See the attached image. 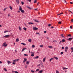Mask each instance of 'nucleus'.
Instances as JSON below:
<instances>
[{
    "instance_id": "obj_24",
    "label": "nucleus",
    "mask_w": 73,
    "mask_h": 73,
    "mask_svg": "<svg viewBox=\"0 0 73 73\" xmlns=\"http://www.w3.org/2000/svg\"><path fill=\"white\" fill-rule=\"evenodd\" d=\"M40 64H41V67H42L43 66V65H44L43 64V63H40Z\"/></svg>"
},
{
    "instance_id": "obj_23",
    "label": "nucleus",
    "mask_w": 73,
    "mask_h": 73,
    "mask_svg": "<svg viewBox=\"0 0 73 73\" xmlns=\"http://www.w3.org/2000/svg\"><path fill=\"white\" fill-rule=\"evenodd\" d=\"M38 56H37L35 57L34 58H38Z\"/></svg>"
},
{
    "instance_id": "obj_18",
    "label": "nucleus",
    "mask_w": 73,
    "mask_h": 73,
    "mask_svg": "<svg viewBox=\"0 0 73 73\" xmlns=\"http://www.w3.org/2000/svg\"><path fill=\"white\" fill-rule=\"evenodd\" d=\"M54 58H55V59H56V60H58V58L56 57V56H54Z\"/></svg>"
},
{
    "instance_id": "obj_57",
    "label": "nucleus",
    "mask_w": 73,
    "mask_h": 73,
    "mask_svg": "<svg viewBox=\"0 0 73 73\" xmlns=\"http://www.w3.org/2000/svg\"><path fill=\"white\" fill-rule=\"evenodd\" d=\"M71 21L72 22H73V19H71Z\"/></svg>"
},
{
    "instance_id": "obj_64",
    "label": "nucleus",
    "mask_w": 73,
    "mask_h": 73,
    "mask_svg": "<svg viewBox=\"0 0 73 73\" xmlns=\"http://www.w3.org/2000/svg\"><path fill=\"white\" fill-rule=\"evenodd\" d=\"M39 62H41V60H39Z\"/></svg>"
},
{
    "instance_id": "obj_48",
    "label": "nucleus",
    "mask_w": 73,
    "mask_h": 73,
    "mask_svg": "<svg viewBox=\"0 0 73 73\" xmlns=\"http://www.w3.org/2000/svg\"><path fill=\"white\" fill-rule=\"evenodd\" d=\"M44 33H46V31H44Z\"/></svg>"
},
{
    "instance_id": "obj_33",
    "label": "nucleus",
    "mask_w": 73,
    "mask_h": 73,
    "mask_svg": "<svg viewBox=\"0 0 73 73\" xmlns=\"http://www.w3.org/2000/svg\"><path fill=\"white\" fill-rule=\"evenodd\" d=\"M27 8H29V9H32L30 7H29L28 6L27 7Z\"/></svg>"
},
{
    "instance_id": "obj_6",
    "label": "nucleus",
    "mask_w": 73,
    "mask_h": 73,
    "mask_svg": "<svg viewBox=\"0 0 73 73\" xmlns=\"http://www.w3.org/2000/svg\"><path fill=\"white\" fill-rule=\"evenodd\" d=\"M23 58L24 59V60L23 61V63H24V62H25V61H27V58Z\"/></svg>"
},
{
    "instance_id": "obj_49",
    "label": "nucleus",
    "mask_w": 73,
    "mask_h": 73,
    "mask_svg": "<svg viewBox=\"0 0 73 73\" xmlns=\"http://www.w3.org/2000/svg\"><path fill=\"white\" fill-rule=\"evenodd\" d=\"M15 73H19V72H18L17 71H16L15 72Z\"/></svg>"
},
{
    "instance_id": "obj_7",
    "label": "nucleus",
    "mask_w": 73,
    "mask_h": 73,
    "mask_svg": "<svg viewBox=\"0 0 73 73\" xmlns=\"http://www.w3.org/2000/svg\"><path fill=\"white\" fill-rule=\"evenodd\" d=\"M21 12H22V13H25L24 10H21Z\"/></svg>"
},
{
    "instance_id": "obj_25",
    "label": "nucleus",
    "mask_w": 73,
    "mask_h": 73,
    "mask_svg": "<svg viewBox=\"0 0 73 73\" xmlns=\"http://www.w3.org/2000/svg\"><path fill=\"white\" fill-rule=\"evenodd\" d=\"M28 41L29 42H31V41H32V40H31V39H29L28 40Z\"/></svg>"
},
{
    "instance_id": "obj_47",
    "label": "nucleus",
    "mask_w": 73,
    "mask_h": 73,
    "mask_svg": "<svg viewBox=\"0 0 73 73\" xmlns=\"http://www.w3.org/2000/svg\"><path fill=\"white\" fill-rule=\"evenodd\" d=\"M43 47V45H40V47Z\"/></svg>"
},
{
    "instance_id": "obj_34",
    "label": "nucleus",
    "mask_w": 73,
    "mask_h": 73,
    "mask_svg": "<svg viewBox=\"0 0 73 73\" xmlns=\"http://www.w3.org/2000/svg\"><path fill=\"white\" fill-rule=\"evenodd\" d=\"M56 73H59V72H58V70H56Z\"/></svg>"
},
{
    "instance_id": "obj_14",
    "label": "nucleus",
    "mask_w": 73,
    "mask_h": 73,
    "mask_svg": "<svg viewBox=\"0 0 73 73\" xmlns=\"http://www.w3.org/2000/svg\"><path fill=\"white\" fill-rule=\"evenodd\" d=\"M60 36L62 37H64V34H61L60 35Z\"/></svg>"
},
{
    "instance_id": "obj_59",
    "label": "nucleus",
    "mask_w": 73,
    "mask_h": 73,
    "mask_svg": "<svg viewBox=\"0 0 73 73\" xmlns=\"http://www.w3.org/2000/svg\"><path fill=\"white\" fill-rule=\"evenodd\" d=\"M71 50H73V47H72L71 48Z\"/></svg>"
},
{
    "instance_id": "obj_36",
    "label": "nucleus",
    "mask_w": 73,
    "mask_h": 73,
    "mask_svg": "<svg viewBox=\"0 0 73 73\" xmlns=\"http://www.w3.org/2000/svg\"><path fill=\"white\" fill-rule=\"evenodd\" d=\"M24 48H23V49H22V50L21 51V52H23V51H24Z\"/></svg>"
},
{
    "instance_id": "obj_44",
    "label": "nucleus",
    "mask_w": 73,
    "mask_h": 73,
    "mask_svg": "<svg viewBox=\"0 0 73 73\" xmlns=\"http://www.w3.org/2000/svg\"><path fill=\"white\" fill-rule=\"evenodd\" d=\"M31 56H32V57H33L34 56V54H32L31 55Z\"/></svg>"
},
{
    "instance_id": "obj_43",
    "label": "nucleus",
    "mask_w": 73,
    "mask_h": 73,
    "mask_svg": "<svg viewBox=\"0 0 73 73\" xmlns=\"http://www.w3.org/2000/svg\"><path fill=\"white\" fill-rule=\"evenodd\" d=\"M24 56H28V54H24Z\"/></svg>"
},
{
    "instance_id": "obj_52",
    "label": "nucleus",
    "mask_w": 73,
    "mask_h": 73,
    "mask_svg": "<svg viewBox=\"0 0 73 73\" xmlns=\"http://www.w3.org/2000/svg\"><path fill=\"white\" fill-rule=\"evenodd\" d=\"M6 9H7V8H5V9H4L3 11H5V10Z\"/></svg>"
},
{
    "instance_id": "obj_38",
    "label": "nucleus",
    "mask_w": 73,
    "mask_h": 73,
    "mask_svg": "<svg viewBox=\"0 0 73 73\" xmlns=\"http://www.w3.org/2000/svg\"><path fill=\"white\" fill-rule=\"evenodd\" d=\"M38 71H39V69H37V70H36V72H38Z\"/></svg>"
},
{
    "instance_id": "obj_8",
    "label": "nucleus",
    "mask_w": 73,
    "mask_h": 73,
    "mask_svg": "<svg viewBox=\"0 0 73 73\" xmlns=\"http://www.w3.org/2000/svg\"><path fill=\"white\" fill-rule=\"evenodd\" d=\"M19 10L20 11H21L22 10V8H21V6H19Z\"/></svg>"
},
{
    "instance_id": "obj_2",
    "label": "nucleus",
    "mask_w": 73,
    "mask_h": 73,
    "mask_svg": "<svg viewBox=\"0 0 73 73\" xmlns=\"http://www.w3.org/2000/svg\"><path fill=\"white\" fill-rule=\"evenodd\" d=\"M69 49V48L67 46L65 47V52H67V49Z\"/></svg>"
},
{
    "instance_id": "obj_58",
    "label": "nucleus",
    "mask_w": 73,
    "mask_h": 73,
    "mask_svg": "<svg viewBox=\"0 0 73 73\" xmlns=\"http://www.w3.org/2000/svg\"><path fill=\"white\" fill-rule=\"evenodd\" d=\"M13 64V65L15 64V63H14V62L12 63Z\"/></svg>"
},
{
    "instance_id": "obj_37",
    "label": "nucleus",
    "mask_w": 73,
    "mask_h": 73,
    "mask_svg": "<svg viewBox=\"0 0 73 73\" xmlns=\"http://www.w3.org/2000/svg\"><path fill=\"white\" fill-rule=\"evenodd\" d=\"M42 72V70H41L40 71H39V73H41Z\"/></svg>"
},
{
    "instance_id": "obj_45",
    "label": "nucleus",
    "mask_w": 73,
    "mask_h": 73,
    "mask_svg": "<svg viewBox=\"0 0 73 73\" xmlns=\"http://www.w3.org/2000/svg\"><path fill=\"white\" fill-rule=\"evenodd\" d=\"M63 52H61L60 53V54L62 55V54H63Z\"/></svg>"
},
{
    "instance_id": "obj_5",
    "label": "nucleus",
    "mask_w": 73,
    "mask_h": 73,
    "mask_svg": "<svg viewBox=\"0 0 73 73\" xmlns=\"http://www.w3.org/2000/svg\"><path fill=\"white\" fill-rule=\"evenodd\" d=\"M33 29L35 31V30H38V28H37L35 27H33Z\"/></svg>"
},
{
    "instance_id": "obj_35",
    "label": "nucleus",
    "mask_w": 73,
    "mask_h": 73,
    "mask_svg": "<svg viewBox=\"0 0 73 73\" xmlns=\"http://www.w3.org/2000/svg\"><path fill=\"white\" fill-rule=\"evenodd\" d=\"M4 70H5V71H7V70L6 68H4Z\"/></svg>"
},
{
    "instance_id": "obj_21",
    "label": "nucleus",
    "mask_w": 73,
    "mask_h": 73,
    "mask_svg": "<svg viewBox=\"0 0 73 73\" xmlns=\"http://www.w3.org/2000/svg\"><path fill=\"white\" fill-rule=\"evenodd\" d=\"M19 38H18L16 39V42H19Z\"/></svg>"
},
{
    "instance_id": "obj_42",
    "label": "nucleus",
    "mask_w": 73,
    "mask_h": 73,
    "mask_svg": "<svg viewBox=\"0 0 73 73\" xmlns=\"http://www.w3.org/2000/svg\"><path fill=\"white\" fill-rule=\"evenodd\" d=\"M21 3L22 5H24V2H21Z\"/></svg>"
},
{
    "instance_id": "obj_61",
    "label": "nucleus",
    "mask_w": 73,
    "mask_h": 73,
    "mask_svg": "<svg viewBox=\"0 0 73 73\" xmlns=\"http://www.w3.org/2000/svg\"><path fill=\"white\" fill-rule=\"evenodd\" d=\"M70 28L72 29V26H70Z\"/></svg>"
},
{
    "instance_id": "obj_62",
    "label": "nucleus",
    "mask_w": 73,
    "mask_h": 73,
    "mask_svg": "<svg viewBox=\"0 0 73 73\" xmlns=\"http://www.w3.org/2000/svg\"><path fill=\"white\" fill-rule=\"evenodd\" d=\"M17 12H19V13H20V11H17Z\"/></svg>"
},
{
    "instance_id": "obj_63",
    "label": "nucleus",
    "mask_w": 73,
    "mask_h": 73,
    "mask_svg": "<svg viewBox=\"0 0 73 73\" xmlns=\"http://www.w3.org/2000/svg\"><path fill=\"white\" fill-rule=\"evenodd\" d=\"M37 66H40V64H38V65H37Z\"/></svg>"
},
{
    "instance_id": "obj_17",
    "label": "nucleus",
    "mask_w": 73,
    "mask_h": 73,
    "mask_svg": "<svg viewBox=\"0 0 73 73\" xmlns=\"http://www.w3.org/2000/svg\"><path fill=\"white\" fill-rule=\"evenodd\" d=\"M17 3V4H19V0H16Z\"/></svg>"
},
{
    "instance_id": "obj_51",
    "label": "nucleus",
    "mask_w": 73,
    "mask_h": 73,
    "mask_svg": "<svg viewBox=\"0 0 73 73\" xmlns=\"http://www.w3.org/2000/svg\"><path fill=\"white\" fill-rule=\"evenodd\" d=\"M62 14H63V13H60V15H62Z\"/></svg>"
},
{
    "instance_id": "obj_39",
    "label": "nucleus",
    "mask_w": 73,
    "mask_h": 73,
    "mask_svg": "<svg viewBox=\"0 0 73 73\" xmlns=\"http://www.w3.org/2000/svg\"><path fill=\"white\" fill-rule=\"evenodd\" d=\"M31 72H32V73H34V72H35V71H34L33 70H31Z\"/></svg>"
},
{
    "instance_id": "obj_26",
    "label": "nucleus",
    "mask_w": 73,
    "mask_h": 73,
    "mask_svg": "<svg viewBox=\"0 0 73 73\" xmlns=\"http://www.w3.org/2000/svg\"><path fill=\"white\" fill-rule=\"evenodd\" d=\"M9 8L11 9V10H12V7L11 6H10L9 7Z\"/></svg>"
},
{
    "instance_id": "obj_53",
    "label": "nucleus",
    "mask_w": 73,
    "mask_h": 73,
    "mask_svg": "<svg viewBox=\"0 0 73 73\" xmlns=\"http://www.w3.org/2000/svg\"><path fill=\"white\" fill-rule=\"evenodd\" d=\"M28 1H29V2H31V0H27Z\"/></svg>"
},
{
    "instance_id": "obj_29",
    "label": "nucleus",
    "mask_w": 73,
    "mask_h": 73,
    "mask_svg": "<svg viewBox=\"0 0 73 73\" xmlns=\"http://www.w3.org/2000/svg\"><path fill=\"white\" fill-rule=\"evenodd\" d=\"M13 62H16V60H13Z\"/></svg>"
},
{
    "instance_id": "obj_32",
    "label": "nucleus",
    "mask_w": 73,
    "mask_h": 73,
    "mask_svg": "<svg viewBox=\"0 0 73 73\" xmlns=\"http://www.w3.org/2000/svg\"><path fill=\"white\" fill-rule=\"evenodd\" d=\"M58 23L59 24H61V21H59L58 22Z\"/></svg>"
},
{
    "instance_id": "obj_40",
    "label": "nucleus",
    "mask_w": 73,
    "mask_h": 73,
    "mask_svg": "<svg viewBox=\"0 0 73 73\" xmlns=\"http://www.w3.org/2000/svg\"><path fill=\"white\" fill-rule=\"evenodd\" d=\"M26 64H29V62H26Z\"/></svg>"
},
{
    "instance_id": "obj_55",
    "label": "nucleus",
    "mask_w": 73,
    "mask_h": 73,
    "mask_svg": "<svg viewBox=\"0 0 73 73\" xmlns=\"http://www.w3.org/2000/svg\"><path fill=\"white\" fill-rule=\"evenodd\" d=\"M28 49L29 50V53H30V52H31V51H30V49L29 48H28Z\"/></svg>"
},
{
    "instance_id": "obj_20",
    "label": "nucleus",
    "mask_w": 73,
    "mask_h": 73,
    "mask_svg": "<svg viewBox=\"0 0 73 73\" xmlns=\"http://www.w3.org/2000/svg\"><path fill=\"white\" fill-rule=\"evenodd\" d=\"M23 29H24V30H25V31H27V28H25V27H24L23 28Z\"/></svg>"
},
{
    "instance_id": "obj_15",
    "label": "nucleus",
    "mask_w": 73,
    "mask_h": 73,
    "mask_svg": "<svg viewBox=\"0 0 73 73\" xmlns=\"http://www.w3.org/2000/svg\"><path fill=\"white\" fill-rule=\"evenodd\" d=\"M63 70H65V69H68V68L65 67H63Z\"/></svg>"
},
{
    "instance_id": "obj_3",
    "label": "nucleus",
    "mask_w": 73,
    "mask_h": 73,
    "mask_svg": "<svg viewBox=\"0 0 73 73\" xmlns=\"http://www.w3.org/2000/svg\"><path fill=\"white\" fill-rule=\"evenodd\" d=\"M6 44V42H4L3 43V46H7V44Z\"/></svg>"
},
{
    "instance_id": "obj_1",
    "label": "nucleus",
    "mask_w": 73,
    "mask_h": 73,
    "mask_svg": "<svg viewBox=\"0 0 73 73\" xmlns=\"http://www.w3.org/2000/svg\"><path fill=\"white\" fill-rule=\"evenodd\" d=\"M10 37V35H6L5 36H3V38H4V37H5V38H8V37Z\"/></svg>"
},
{
    "instance_id": "obj_10",
    "label": "nucleus",
    "mask_w": 73,
    "mask_h": 73,
    "mask_svg": "<svg viewBox=\"0 0 73 73\" xmlns=\"http://www.w3.org/2000/svg\"><path fill=\"white\" fill-rule=\"evenodd\" d=\"M48 47L50 48H51V49H52V48H53V47L52 46H48Z\"/></svg>"
},
{
    "instance_id": "obj_19",
    "label": "nucleus",
    "mask_w": 73,
    "mask_h": 73,
    "mask_svg": "<svg viewBox=\"0 0 73 73\" xmlns=\"http://www.w3.org/2000/svg\"><path fill=\"white\" fill-rule=\"evenodd\" d=\"M19 28L20 31H21V27H20L19 26Z\"/></svg>"
},
{
    "instance_id": "obj_54",
    "label": "nucleus",
    "mask_w": 73,
    "mask_h": 73,
    "mask_svg": "<svg viewBox=\"0 0 73 73\" xmlns=\"http://www.w3.org/2000/svg\"><path fill=\"white\" fill-rule=\"evenodd\" d=\"M62 49H64V47H62Z\"/></svg>"
},
{
    "instance_id": "obj_11",
    "label": "nucleus",
    "mask_w": 73,
    "mask_h": 73,
    "mask_svg": "<svg viewBox=\"0 0 73 73\" xmlns=\"http://www.w3.org/2000/svg\"><path fill=\"white\" fill-rule=\"evenodd\" d=\"M7 63H8V65H9V64H11V62L9 61H8Z\"/></svg>"
},
{
    "instance_id": "obj_56",
    "label": "nucleus",
    "mask_w": 73,
    "mask_h": 73,
    "mask_svg": "<svg viewBox=\"0 0 73 73\" xmlns=\"http://www.w3.org/2000/svg\"><path fill=\"white\" fill-rule=\"evenodd\" d=\"M31 54H34V53L31 52Z\"/></svg>"
},
{
    "instance_id": "obj_41",
    "label": "nucleus",
    "mask_w": 73,
    "mask_h": 73,
    "mask_svg": "<svg viewBox=\"0 0 73 73\" xmlns=\"http://www.w3.org/2000/svg\"><path fill=\"white\" fill-rule=\"evenodd\" d=\"M8 32V31H5L4 32V33H6V32Z\"/></svg>"
},
{
    "instance_id": "obj_4",
    "label": "nucleus",
    "mask_w": 73,
    "mask_h": 73,
    "mask_svg": "<svg viewBox=\"0 0 73 73\" xmlns=\"http://www.w3.org/2000/svg\"><path fill=\"white\" fill-rule=\"evenodd\" d=\"M72 39H73V38H69L68 39H67L69 41H71Z\"/></svg>"
},
{
    "instance_id": "obj_30",
    "label": "nucleus",
    "mask_w": 73,
    "mask_h": 73,
    "mask_svg": "<svg viewBox=\"0 0 73 73\" xmlns=\"http://www.w3.org/2000/svg\"><path fill=\"white\" fill-rule=\"evenodd\" d=\"M53 60V58H50V60H49V61L50 62L51 61V60Z\"/></svg>"
},
{
    "instance_id": "obj_9",
    "label": "nucleus",
    "mask_w": 73,
    "mask_h": 73,
    "mask_svg": "<svg viewBox=\"0 0 73 73\" xmlns=\"http://www.w3.org/2000/svg\"><path fill=\"white\" fill-rule=\"evenodd\" d=\"M67 36L71 37H72V36L71 34H69L67 35Z\"/></svg>"
},
{
    "instance_id": "obj_16",
    "label": "nucleus",
    "mask_w": 73,
    "mask_h": 73,
    "mask_svg": "<svg viewBox=\"0 0 73 73\" xmlns=\"http://www.w3.org/2000/svg\"><path fill=\"white\" fill-rule=\"evenodd\" d=\"M46 59V58H44L43 59V62H45V60Z\"/></svg>"
},
{
    "instance_id": "obj_28",
    "label": "nucleus",
    "mask_w": 73,
    "mask_h": 73,
    "mask_svg": "<svg viewBox=\"0 0 73 73\" xmlns=\"http://www.w3.org/2000/svg\"><path fill=\"white\" fill-rule=\"evenodd\" d=\"M37 3V0H35L34 1V3Z\"/></svg>"
},
{
    "instance_id": "obj_50",
    "label": "nucleus",
    "mask_w": 73,
    "mask_h": 73,
    "mask_svg": "<svg viewBox=\"0 0 73 73\" xmlns=\"http://www.w3.org/2000/svg\"><path fill=\"white\" fill-rule=\"evenodd\" d=\"M53 42H56V40H54V41H53Z\"/></svg>"
},
{
    "instance_id": "obj_46",
    "label": "nucleus",
    "mask_w": 73,
    "mask_h": 73,
    "mask_svg": "<svg viewBox=\"0 0 73 73\" xmlns=\"http://www.w3.org/2000/svg\"><path fill=\"white\" fill-rule=\"evenodd\" d=\"M51 25L50 24H49L48 25V27H50V26Z\"/></svg>"
},
{
    "instance_id": "obj_22",
    "label": "nucleus",
    "mask_w": 73,
    "mask_h": 73,
    "mask_svg": "<svg viewBox=\"0 0 73 73\" xmlns=\"http://www.w3.org/2000/svg\"><path fill=\"white\" fill-rule=\"evenodd\" d=\"M21 44H22L24 46L26 45V44L24 43H21Z\"/></svg>"
},
{
    "instance_id": "obj_13",
    "label": "nucleus",
    "mask_w": 73,
    "mask_h": 73,
    "mask_svg": "<svg viewBox=\"0 0 73 73\" xmlns=\"http://www.w3.org/2000/svg\"><path fill=\"white\" fill-rule=\"evenodd\" d=\"M34 21L36 23H39V21H38L36 20H34Z\"/></svg>"
},
{
    "instance_id": "obj_12",
    "label": "nucleus",
    "mask_w": 73,
    "mask_h": 73,
    "mask_svg": "<svg viewBox=\"0 0 73 73\" xmlns=\"http://www.w3.org/2000/svg\"><path fill=\"white\" fill-rule=\"evenodd\" d=\"M31 24L32 25V24H34V23H31V22H29V25L30 24Z\"/></svg>"
},
{
    "instance_id": "obj_31",
    "label": "nucleus",
    "mask_w": 73,
    "mask_h": 73,
    "mask_svg": "<svg viewBox=\"0 0 73 73\" xmlns=\"http://www.w3.org/2000/svg\"><path fill=\"white\" fill-rule=\"evenodd\" d=\"M32 48H35V45H33L32 46Z\"/></svg>"
},
{
    "instance_id": "obj_60",
    "label": "nucleus",
    "mask_w": 73,
    "mask_h": 73,
    "mask_svg": "<svg viewBox=\"0 0 73 73\" xmlns=\"http://www.w3.org/2000/svg\"><path fill=\"white\" fill-rule=\"evenodd\" d=\"M70 3L71 4H73V2H70Z\"/></svg>"
},
{
    "instance_id": "obj_27",
    "label": "nucleus",
    "mask_w": 73,
    "mask_h": 73,
    "mask_svg": "<svg viewBox=\"0 0 73 73\" xmlns=\"http://www.w3.org/2000/svg\"><path fill=\"white\" fill-rule=\"evenodd\" d=\"M65 39H63L62 40V42H65Z\"/></svg>"
}]
</instances>
